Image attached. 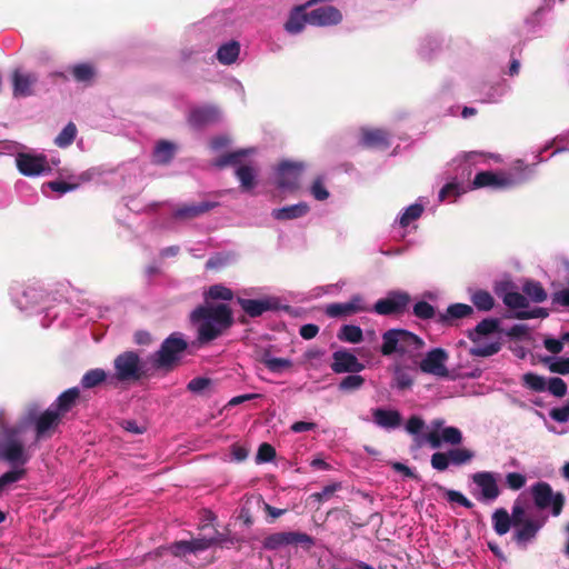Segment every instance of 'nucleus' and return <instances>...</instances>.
<instances>
[{"label":"nucleus","instance_id":"f257e3e1","mask_svg":"<svg viewBox=\"0 0 569 569\" xmlns=\"http://www.w3.org/2000/svg\"><path fill=\"white\" fill-rule=\"evenodd\" d=\"M190 321L197 326V340L199 343H209L234 323L231 308L226 303L200 305L190 313Z\"/></svg>","mask_w":569,"mask_h":569},{"label":"nucleus","instance_id":"f03ea898","mask_svg":"<svg viewBox=\"0 0 569 569\" xmlns=\"http://www.w3.org/2000/svg\"><path fill=\"white\" fill-rule=\"evenodd\" d=\"M547 516L533 518L528 512L523 503L517 499L515 501V519L512 539L517 545L526 547L531 542L545 526Z\"/></svg>","mask_w":569,"mask_h":569},{"label":"nucleus","instance_id":"7ed1b4c3","mask_svg":"<svg viewBox=\"0 0 569 569\" xmlns=\"http://www.w3.org/2000/svg\"><path fill=\"white\" fill-rule=\"evenodd\" d=\"M425 341L416 333L405 329H389L382 335L380 351L383 356L392 353L407 355L419 351Z\"/></svg>","mask_w":569,"mask_h":569},{"label":"nucleus","instance_id":"20e7f679","mask_svg":"<svg viewBox=\"0 0 569 569\" xmlns=\"http://www.w3.org/2000/svg\"><path fill=\"white\" fill-rule=\"evenodd\" d=\"M187 348L188 342L183 339L181 333H171L162 341L160 349L152 355V366L156 369L166 371L173 370L179 365L181 356Z\"/></svg>","mask_w":569,"mask_h":569},{"label":"nucleus","instance_id":"39448f33","mask_svg":"<svg viewBox=\"0 0 569 569\" xmlns=\"http://www.w3.org/2000/svg\"><path fill=\"white\" fill-rule=\"evenodd\" d=\"M23 431L22 426L4 427L2 436L4 441L0 445V459L11 465H26L30 455L27 452L19 436Z\"/></svg>","mask_w":569,"mask_h":569},{"label":"nucleus","instance_id":"423d86ee","mask_svg":"<svg viewBox=\"0 0 569 569\" xmlns=\"http://www.w3.org/2000/svg\"><path fill=\"white\" fill-rule=\"evenodd\" d=\"M499 320L496 318H486L481 320L472 330L468 332V338L475 343L469 353L472 357H490L498 353L501 349L499 341L482 343L480 336H488L499 330Z\"/></svg>","mask_w":569,"mask_h":569},{"label":"nucleus","instance_id":"0eeeda50","mask_svg":"<svg viewBox=\"0 0 569 569\" xmlns=\"http://www.w3.org/2000/svg\"><path fill=\"white\" fill-rule=\"evenodd\" d=\"M530 492L537 509L546 510L550 508L553 517L561 515L566 503V497L562 492H553L551 486L546 481L532 485Z\"/></svg>","mask_w":569,"mask_h":569},{"label":"nucleus","instance_id":"6e6552de","mask_svg":"<svg viewBox=\"0 0 569 569\" xmlns=\"http://www.w3.org/2000/svg\"><path fill=\"white\" fill-rule=\"evenodd\" d=\"M315 539L310 535L300 531H280L267 536L262 541L266 550H279L292 546L309 551L315 546Z\"/></svg>","mask_w":569,"mask_h":569},{"label":"nucleus","instance_id":"1a4fd4ad","mask_svg":"<svg viewBox=\"0 0 569 569\" xmlns=\"http://www.w3.org/2000/svg\"><path fill=\"white\" fill-rule=\"evenodd\" d=\"M114 377L121 382L138 381L143 376L140 357L134 351H124L113 361Z\"/></svg>","mask_w":569,"mask_h":569},{"label":"nucleus","instance_id":"9d476101","mask_svg":"<svg viewBox=\"0 0 569 569\" xmlns=\"http://www.w3.org/2000/svg\"><path fill=\"white\" fill-rule=\"evenodd\" d=\"M471 481L477 490L472 495L478 501L492 502L501 493L498 485V475L491 471H478L471 475Z\"/></svg>","mask_w":569,"mask_h":569},{"label":"nucleus","instance_id":"9b49d317","mask_svg":"<svg viewBox=\"0 0 569 569\" xmlns=\"http://www.w3.org/2000/svg\"><path fill=\"white\" fill-rule=\"evenodd\" d=\"M303 168V163L301 162H280L276 172L277 186L280 189L297 190Z\"/></svg>","mask_w":569,"mask_h":569},{"label":"nucleus","instance_id":"f8f14e48","mask_svg":"<svg viewBox=\"0 0 569 569\" xmlns=\"http://www.w3.org/2000/svg\"><path fill=\"white\" fill-rule=\"evenodd\" d=\"M410 299L407 292L392 291L386 298L379 299L372 310L382 316L399 315L407 310Z\"/></svg>","mask_w":569,"mask_h":569},{"label":"nucleus","instance_id":"ddd939ff","mask_svg":"<svg viewBox=\"0 0 569 569\" xmlns=\"http://www.w3.org/2000/svg\"><path fill=\"white\" fill-rule=\"evenodd\" d=\"M449 355L442 348H435L427 352L426 357L421 360L419 367L425 373L433 375L440 378L449 377V370L446 367V361Z\"/></svg>","mask_w":569,"mask_h":569},{"label":"nucleus","instance_id":"4468645a","mask_svg":"<svg viewBox=\"0 0 569 569\" xmlns=\"http://www.w3.org/2000/svg\"><path fill=\"white\" fill-rule=\"evenodd\" d=\"M62 419L53 408L49 407L34 419L36 438L38 440L51 438Z\"/></svg>","mask_w":569,"mask_h":569},{"label":"nucleus","instance_id":"2eb2a0df","mask_svg":"<svg viewBox=\"0 0 569 569\" xmlns=\"http://www.w3.org/2000/svg\"><path fill=\"white\" fill-rule=\"evenodd\" d=\"M223 535L216 531L213 537L196 538L190 541H178L173 545V553L176 556H186L187 553H196L209 549L211 546L223 542Z\"/></svg>","mask_w":569,"mask_h":569},{"label":"nucleus","instance_id":"dca6fc26","mask_svg":"<svg viewBox=\"0 0 569 569\" xmlns=\"http://www.w3.org/2000/svg\"><path fill=\"white\" fill-rule=\"evenodd\" d=\"M11 82L13 97H30L34 93L33 87L38 82V74L33 72H23L21 69H14L11 73Z\"/></svg>","mask_w":569,"mask_h":569},{"label":"nucleus","instance_id":"f3484780","mask_svg":"<svg viewBox=\"0 0 569 569\" xmlns=\"http://www.w3.org/2000/svg\"><path fill=\"white\" fill-rule=\"evenodd\" d=\"M221 120V111L217 106L204 104L193 108L188 121L194 128H203L207 126L216 124Z\"/></svg>","mask_w":569,"mask_h":569},{"label":"nucleus","instance_id":"a211bd4d","mask_svg":"<svg viewBox=\"0 0 569 569\" xmlns=\"http://www.w3.org/2000/svg\"><path fill=\"white\" fill-rule=\"evenodd\" d=\"M331 370L335 373H357L365 369L358 358L347 350H338L332 353Z\"/></svg>","mask_w":569,"mask_h":569},{"label":"nucleus","instance_id":"6ab92c4d","mask_svg":"<svg viewBox=\"0 0 569 569\" xmlns=\"http://www.w3.org/2000/svg\"><path fill=\"white\" fill-rule=\"evenodd\" d=\"M473 188H486L503 189L515 184V180L505 173H498L493 171H480L475 176L472 181Z\"/></svg>","mask_w":569,"mask_h":569},{"label":"nucleus","instance_id":"aec40b11","mask_svg":"<svg viewBox=\"0 0 569 569\" xmlns=\"http://www.w3.org/2000/svg\"><path fill=\"white\" fill-rule=\"evenodd\" d=\"M17 167L23 176H38L49 170L46 157L19 153L16 158Z\"/></svg>","mask_w":569,"mask_h":569},{"label":"nucleus","instance_id":"412c9836","mask_svg":"<svg viewBox=\"0 0 569 569\" xmlns=\"http://www.w3.org/2000/svg\"><path fill=\"white\" fill-rule=\"evenodd\" d=\"M238 305L244 311L248 317L257 318L262 316L264 312L270 310L278 309V303L276 300L267 298V299H246L238 297Z\"/></svg>","mask_w":569,"mask_h":569},{"label":"nucleus","instance_id":"4be33fe9","mask_svg":"<svg viewBox=\"0 0 569 569\" xmlns=\"http://www.w3.org/2000/svg\"><path fill=\"white\" fill-rule=\"evenodd\" d=\"M218 206L217 202L202 201L199 203H184L176 208L172 213L176 220H191L200 217Z\"/></svg>","mask_w":569,"mask_h":569},{"label":"nucleus","instance_id":"5701e85b","mask_svg":"<svg viewBox=\"0 0 569 569\" xmlns=\"http://www.w3.org/2000/svg\"><path fill=\"white\" fill-rule=\"evenodd\" d=\"M309 23L313 26H335L341 22V12L332 7L326 6L315 9L308 13Z\"/></svg>","mask_w":569,"mask_h":569},{"label":"nucleus","instance_id":"b1692460","mask_svg":"<svg viewBox=\"0 0 569 569\" xmlns=\"http://www.w3.org/2000/svg\"><path fill=\"white\" fill-rule=\"evenodd\" d=\"M366 310L368 309L363 306L362 298L360 296H353L348 302L328 305L326 308V315L331 318H338Z\"/></svg>","mask_w":569,"mask_h":569},{"label":"nucleus","instance_id":"393cba45","mask_svg":"<svg viewBox=\"0 0 569 569\" xmlns=\"http://www.w3.org/2000/svg\"><path fill=\"white\" fill-rule=\"evenodd\" d=\"M79 400L80 389L72 387L61 392L50 407L53 408L60 417L64 418V416L79 403Z\"/></svg>","mask_w":569,"mask_h":569},{"label":"nucleus","instance_id":"a878e982","mask_svg":"<svg viewBox=\"0 0 569 569\" xmlns=\"http://www.w3.org/2000/svg\"><path fill=\"white\" fill-rule=\"evenodd\" d=\"M473 313L471 306L466 303H452L445 312L437 316V322L442 326H453L457 320L470 317Z\"/></svg>","mask_w":569,"mask_h":569},{"label":"nucleus","instance_id":"bb28decb","mask_svg":"<svg viewBox=\"0 0 569 569\" xmlns=\"http://www.w3.org/2000/svg\"><path fill=\"white\" fill-rule=\"evenodd\" d=\"M360 143L366 148L387 149L390 146L389 133L383 129H362Z\"/></svg>","mask_w":569,"mask_h":569},{"label":"nucleus","instance_id":"cd10ccee","mask_svg":"<svg viewBox=\"0 0 569 569\" xmlns=\"http://www.w3.org/2000/svg\"><path fill=\"white\" fill-rule=\"evenodd\" d=\"M373 422L385 429H396L401 426L402 417L398 410L377 408L372 410Z\"/></svg>","mask_w":569,"mask_h":569},{"label":"nucleus","instance_id":"c85d7f7f","mask_svg":"<svg viewBox=\"0 0 569 569\" xmlns=\"http://www.w3.org/2000/svg\"><path fill=\"white\" fill-rule=\"evenodd\" d=\"M310 211L307 202H299L291 206L273 209L271 216L279 221L293 220L305 217Z\"/></svg>","mask_w":569,"mask_h":569},{"label":"nucleus","instance_id":"c756f323","mask_svg":"<svg viewBox=\"0 0 569 569\" xmlns=\"http://www.w3.org/2000/svg\"><path fill=\"white\" fill-rule=\"evenodd\" d=\"M68 71L74 81L84 86H91L97 77V69L90 62H82L70 66Z\"/></svg>","mask_w":569,"mask_h":569},{"label":"nucleus","instance_id":"7c9ffc66","mask_svg":"<svg viewBox=\"0 0 569 569\" xmlns=\"http://www.w3.org/2000/svg\"><path fill=\"white\" fill-rule=\"evenodd\" d=\"M492 527L498 536H503L509 532L510 528L513 527L515 519V503L509 513L505 508H499L492 513Z\"/></svg>","mask_w":569,"mask_h":569},{"label":"nucleus","instance_id":"2f4dec72","mask_svg":"<svg viewBox=\"0 0 569 569\" xmlns=\"http://www.w3.org/2000/svg\"><path fill=\"white\" fill-rule=\"evenodd\" d=\"M236 177L240 181V189L243 192L252 190L256 184L257 170L250 164H242L236 169Z\"/></svg>","mask_w":569,"mask_h":569},{"label":"nucleus","instance_id":"473e14b6","mask_svg":"<svg viewBox=\"0 0 569 569\" xmlns=\"http://www.w3.org/2000/svg\"><path fill=\"white\" fill-rule=\"evenodd\" d=\"M176 146L167 140H160L153 150V162L157 164H167L174 157Z\"/></svg>","mask_w":569,"mask_h":569},{"label":"nucleus","instance_id":"72a5a7b5","mask_svg":"<svg viewBox=\"0 0 569 569\" xmlns=\"http://www.w3.org/2000/svg\"><path fill=\"white\" fill-rule=\"evenodd\" d=\"M253 152V149H239L232 152H227L220 156L216 161L214 166L217 168H224L228 166L239 167L241 164V160Z\"/></svg>","mask_w":569,"mask_h":569},{"label":"nucleus","instance_id":"f704fd0d","mask_svg":"<svg viewBox=\"0 0 569 569\" xmlns=\"http://www.w3.org/2000/svg\"><path fill=\"white\" fill-rule=\"evenodd\" d=\"M240 53V44L238 41H230L228 43L222 44L217 51V59L222 64H231L233 63Z\"/></svg>","mask_w":569,"mask_h":569},{"label":"nucleus","instance_id":"c9c22d12","mask_svg":"<svg viewBox=\"0 0 569 569\" xmlns=\"http://www.w3.org/2000/svg\"><path fill=\"white\" fill-rule=\"evenodd\" d=\"M261 362L271 371L281 373L292 368L293 363L287 358L271 357L269 351H266L262 356Z\"/></svg>","mask_w":569,"mask_h":569},{"label":"nucleus","instance_id":"e433bc0d","mask_svg":"<svg viewBox=\"0 0 569 569\" xmlns=\"http://www.w3.org/2000/svg\"><path fill=\"white\" fill-rule=\"evenodd\" d=\"M338 339L350 343H360L363 340L362 329L355 325H345L340 328Z\"/></svg>","mask_w":569,"mask_h":569},{"label":"nucleus","instance_id":"4c0bfd02","mask_svg":"<svg viewBox=\"0 0 569 569\" xmlns=\"http://www.w3.org/2000/svg\"><path fill=\"white\" fill-rule=\"evenodd\" d=\"M106 379L107 372L103 369L96 368L88 370L82 376L80 383L84 389H91L106 381Z\"/></svg>","mask_w":569,"mask_h":569},{"label":"nucleus","instance_id":"58836bf2","mask_svg":"<svg viewBox=\"0 0 569 569\" xmlns=\"http://www.w3.org/2000/svg\"><path fill=\"white\" fill-rule=\"evenodd\" d=\"M471 302L481 311H490L495 306L493 297L486 290L475 291L471 296Z\"/></svg>","mask_w":569,"mask_h":569},{"label":"nucleus","instance_id":"ea45409f","mask_svg":"<svg viewBox=\"0 0 569 569\" xmlns=\"http://www.w3.org/2000/svg\"><path fill=\"white\" fill-rule=\"evenodd\" d=\"M522 290L535 302H543L547 299V292L538 281H526Z\"/></svg>","mask_w":569,"mask_h":569},{"label":"nucleus","instance_id":"a19ab883","mask_svg":"<svg viewBox=\"0 0 569 569\" xmlns=\"http://www.w3.org/2000/svg\"><path fill=\"white\" fill-rule=\"evenodd\" d=\"M77 136V127L73 122H69L54 139V143L60 148L69 147Z\"/></svg>","mask_w":569,"mask_h":569},{"label":"nucleus","instance_id":"79ce46f5","mask_svg":"<svg viewBox=\"0 0 569 569\" xmlns=\"http://www.w3.org/2000/svg\"><path fill=\"white\" fill-rule=\"evenodd\" d=\"M206 298L211 300L230 301L233 299V291L223 284H213L206 292Z\"/></svg>","mask_w":569,"mask_h":569},{"label":"nucleus","instance_id":"37998d69","mask_svg":"<svg viewBox=\"0 0 569 569\" xmlns=\"http://www.w3.org/2000/svg\"><path fill=\"white\" fill-rule=\"evenodd\" d=\"M522 383L525 387L536 392H542L547 388L545 378L533 372L525 373L522 376Z\"/></svg>","mask_w":569,"mask_h":569},{"label":"nucleus","instance_id":"c03bdc74","mask_svg":"<svg viewBox=\"0 0 569 569\" xmlns=\"http://www.w3.org/2000/svg\"><path fill=\"white\" fill-rule=\"evenodd\" d=\"M412 313L420 320H430L437 316L435 307L423 300L413 305Z\"/></svg>","mask_w":569,"mask_h":569},{"label":"nucleus","instance_id":"a18cd8bd","mask_svg":"<svg viewBox=\"0 0 569 569\" xmlns=\"http://www.w3.org/2000/svg\"><path fill=\"white\" fill-rule=\"evenodd\" d=\"M503 303L510 309H521L529 305L526 296L517 291L505 292Z\"/></svg>","mask_w":569,"mask_h":569},{"label":"nucleus","instance_id":"49530a36","mask_svg":"<svg viewBox=\"0 0 569 569\" xmlns=\"http://www.w3.org/2000/svg\"><path fill=\"white\" fill-rule=\"evenodd\" d=\"M423 212L421 204L415 203L409 206L402 216L400 217L399 223L401 227H408L412 221L419 219Z\"/></svg>","mask_w":569,"mask_h":569},{"label":"nucleus","instance_id":"de8ad7c7","mask_svg":"<svg viewBox=\"0 0 569 569\" xmlns=\"http://www.w3.org/2000/svg\"><path fill=\"white\" fill-rule=\"evenodd\" d=\"M365 383V378L359 375H349L346 376L340 382H339V390L341 391H355L360 389Z\"/></svg>","mask_w":569,"mask_h":569},{"label":"nucleus","instance_id":"09e8293b","mask_svg":"<svg viewBox=\"0 0 569 569\" xmlns=\"http://www.w3.org/2000/svg\"><path fill=\"white\" fill-rule=\"evenodd\" d=\"M450 462L457 466L465 465L473 458V452L466 448H456L448 451Z\"/></svg>","mask_w":569,"mask_h":569},{"label":"nucleus","instance_id":"8fccbe9b","mask_svg":"<svg viewBox=\"0 0 569 569\" xmlns=\"http://www.w3.org/2000/svg\"><path fill=\"white\" fill-rule=\"evenodd\" d=\"M439 490H445L446 498L449 502H456L460 506L471 509L473 507V503L465 497L460 491L452 490V489H445L443 487L439 486Z\"/></svg>","mask_w":569,"mask_h":569},{"label":"nucleus","instance_id":"3c124183","mask_svg":"<svg viewBox=\"0 0 569 569\" xmlns=\"http://www.w3.org/2000/svg\"><path fill=\"white\" fill-rule=\"evenodd\" d=\"M310 192L318 201H325L329 198V191L325 187L323 178L321 176L313 180L310 187Z\"/></svg>","mask_w":569,"mask_h":569},{"label":"nucleus","instance_id":"603ef678","mask_svg":"<svg viewBox=\"0 0 569 569\" xmlns=\"http://www.w3.org/2000/svg\"><path fill=\"white\" fill-rule=\"evenodd\" d=\"M276 457V449L268 442H262L256 456V461L258 463L269 462L273 460Z\"/></svg>","mask_w":569,"mask_h":569},{"label":"nucleus","instance_id":"864d4df0","mask_svg":"<svg viewBox=\"0 0 569 569\" xmlns=\"http://www.w3.org/2000/svg\"><path fill=\"white\" fill-rule=\"evenodd\" d=\"M442 442L459 445L462 441L461 431L456 427H446L441 431Z\"/></svg>","mask_w":569,"mask_h":569},{"label":"nucleus","instance_id":"5fc2aeb1","mask_svg":"<svg viewBox=\"0 0 569 569\" xmlns=\"http://www.w3.org/2000/svg\"><path fill=\"white\" fill-rule=\"evenodd\" d=\"M431 467L437 471H445L450 463V458L448 452H435L431 456L430 460Z\"/></svg>","mask_w":569,"mask_h":569},{"label":"nucleus","instance_id":"6e6d98bb","mask_svg":"<svg viewBox=\"0 0 569 569\" xmlns=\"http://www.w3.org/2000/svg\"><path fill=\"white\" fill-rule=\"evenodd\" d=\"M526 477L519 472H509L506 475V485L511 490H520L526 485Z\"/></svg>","mask_w":569,"mask_h":569},{"label":"nucleus","instance_id":"4d7b16f0","mask_svg":"<svg viewBox=\"0 0 569 569\" xmlns=\"http://www.w3.org/2000/svg\"><path fill=\"white\" fill-rule=\"evenodd\" d=\"M212 383L211 379L209 378H206V377H197V378H193L191 379L188 385H187V389L190 391V392H193V393H200L202 392L203 390H206L208 387H210Z\"/></svg>","mask_w":569,"mask_h":569},{"label":"nucleus","instance_id":"13d9d810","mask_svg":"<svg viewBox=\"0 0 569 569\" xmlns=\"http://www.w3.org/2000/svg\"><path fill=\"white\" fill-rule=\"evenodd\" d=\"M548 390L553 396L561 398L567 393V383L561 378H550L548 381Z\"/></svg>","mask_w":569,"mask_h":569},{"label":"nucleus","instance_id":"bf43d9fd","mask_svg":"<svg viewBox=\"0 0 569 569\" xmlns=\"http://www.w3.org/2000/svg\"><path fill=\"white\" fill-rule=\"evenodd\" d=\"M48 188H50L52 191L59 192V193H66L69 191H73L79 187L78 182H66L62 180H54L47 182Z\"/></svg>","mask_w":569,"mask_h":569},{"label":"nucleus","instance_id":"052dcab7","mask_svg":"<svg viewBox=\"0 0 569 569\" xmlns=\"http://www.w3.org/2000/svg\"><path fill=\"white\" fill-rule=\"evenodd\" d=\"M339 489H341V483L335 482V483L326 486L322 489V491L312 493L311 498L319 502H322L325 500H328Z\"/></svg>","mask_w":569,"mask_h":569},{"label":"nucleus","instance_id":"680f3d73","mask_svg":"<svg viewBox=\"0 0 569 569\" xmlns=\"http://www.w3.org/2000/svg\"><path fill=\"white\" fill-rule=\"evenodd\" d=\"M461 193V188L456 182L446 183L439 191V200L445 201L449 197H458Z\"/></svg>","mask_w":569,"mask_h":569},{"label":"nucleus","instance_id":"e2e57ef3","mask_svg":"<svg viewBox=\"0 0 569 569\" xmlns=\"http://www.w3.org/2000/svg\"><path fill=\"white\" fill-rule=\"evenodd\" d=\"M395 381L399 389L405 390L412 386L413 380L409 373L401 369H397L395 372Z\"/></svg>","mask_w":569,"mask_h":569},{"label":"nucleus","instance_id":"0e129e2a","mask_svg":"<svg viewBox=\"0 0 569 569\" xmlns=\"http://www.w3.org/2000/svg\"><path fill=\"white\" fill-rule=\"evenodd\" d=\"M548 317V311L543 308H535L531 311H517L515 318L520 320L535 319V318H546Z\"/></svg>","mask_w":569,"mask_h":569},{"label":"nucleus","instance_id":"69168bd1","mask_svg":"<svg viewBox=\"0 0 569 569\" xmlns=\"http://www.w3.org/2000/svg\"><path fill=\"white\" fill-rule=\"evenodd\" d=\"M423 427L425 421L419 416H411L406 423V430L411 435H418Z\"/></svg>","mask_w":569,"mask_h":569},{"label":"nucleus","instance_id":"338daca9","mask_svg":"<svg viewBox=\"0 0 569 569\" xmlns=\"http://www.w3.org/2000/svg\"><path fill=\"white\" fill-rule=\"evenodd\" d=\"M551 372L568 375L569 373V358H560L549 366Z\"/></svg>","mask_w":569,"mask_h":569},{"label":"nucleus","instance_id":"774afa93","mask_svg":"<svg viewBox=\"0 0 569 569\" xmlns=\"http://www.w3.org/2000/svg\"><path fill=\"white\" fill-rule=\"evenodd\" d=\"M550 417L558 422H567L569 420V405L552 409Z\"/></svg>","mask_w":569,"mask_h":569}]
</instances>
